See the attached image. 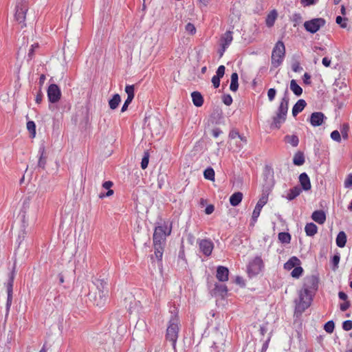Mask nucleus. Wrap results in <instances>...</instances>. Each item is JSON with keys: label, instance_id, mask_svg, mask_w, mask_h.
I'll return each mask as SVG.
<instances>
[{"label": "nucleus", "instance_id": "nucleus-1", "mask_svg": "<svg viewBox=\"0 0 352 352\" xmlns=\"http://www.w3.org/2000/svg\"><path fill=\"white\" fill-rule=\"evenodd\" d=\"M107 283L102 279L96 278L92 281L91 293L94 305L99 308L103 307L106 303L108 289Z\"/></svg>", "mask_w": 352, "mask_h": 352}, {"label": "nucleus", "instance_id": "nucleus-2", "mask_svg": "<svg viewBox=\"0 0 352 352\" xmlns=\"http://www.w3.org/2000/svg\"><path fill=\"white\" fill-rule=\"evenodd\" d=\"M289 101V98L288 95V90L287 88L277 109L276 116L273 117V122L271 126L272 128L279 129L281 126V124L285 121L288 111Z\"/></svg>", "mask_w": 352, "mask_h": 352}, {"label": "nucleus", "instance_id": "nucleus-3", "mask_svg": "<svg viewBox=\"0 0 352 352\" xmlns=\"http://www.w3.org/2000/svg\"><path fill=\"white\" fill-rule=\"evenodd\" d=\"M171 318L166 329V338L172 343L173 348H175L177 340L178 338L179 327L178 318L177 316L176 309L171 311Z\"/></svg>", "mask_w": 352, "mask_h": 352}, {"label": "nucleus", "instance_id": "nucleus-4", "mask_svg": "<svg viewBox=\"0 0 352 352\" xmlns=\"http://www.w3.org/2000/svg\"><path fill=\"white\" fill-rule=\"evenodd\" d=\"M313 296L311 294H305L302 290L298 292V298L294 300L295 302V313L301 314L305 311L311 304Z\"/></svg>", "mask_w": 352, "mask_h": 352}, {"label": "nucleus", "instance_id": "nucleus-5", "mask_svg": "<svg viewBox=\"0 0 352 352\" xmlns=\"http://www.w3.org/2000/svg\"><path fill=\"white\" fill-rule=\"evenodd\" d=\"M170 233L171 227L168 228L166 225L156 227L153 236V245H164L166 238Z\"/></svg>", "mask_w": 352, "mask_h": 352}, {"label": "nucleus", "instance_id": "nucleus-6", "mask_svg": "<svg viewBox=\"0 0 352 352\" xmlns=\"http://www.w3.org/2000/svg\"><path fill=\"white\" fill-rule=\"evenodd\" d=\"M285 54V47L283 42L278 41L272 53V64L274 67H278L282 63Z\"/></svg>", "mask_w": 352, "mask_h": 352}, {"label": "nucleus", "instance_id": "nucleus-7", "mask_svg": "<svg viewBox=\"0 0 352 352\" xmlns=\"http://www.w3.org/2000/svg\"><path fill=\"white\" fill-rule=\"evenodd\" d=\"M28 10V1H23L17 0L15 7L14 19L19 23V24H21V28L26 26L25 21Z\"/></svg>", "mask_w": 352, "mask_h": 352}, {"label": "nucleus", "instance_id": "nucleus-8", "mask_svg": "<svg viewBox=\"0 0 352 352\" xmlns=\"http://www.w3.org/2000/svg\"><path fill=\"white\" fill-rule=\"evenodd\" d=\"M318 278L316 276H307L305 279V283L301 290L304 291L305 294H309L314 296L316 292L318 290Z\"/></svg>", "mask_w": 352, "mask_h": 352}, {"label": "nucleus", "instance_id": "nucleus-9", "mask_svg": "<svg viewBox=\"0 0 352 352\" xmlns=\"http://www.w3.org/2000/svg\"><path fill=\"white\" fill-rule=\"evenodd\" d=\"M326 23L325 19L323 18H315L304 23L305 29L311 33L317 32L320 28L324 26Z\"/></svg>", "mask_w": 352, "mask_h": 352}, {"label": "nucleus", "instance_id": "nucleus-10", "mask_svg": "<svg viewBox=\"0 0 352 352\" xmlns=\"http://www.w3.org/2000/svg\"><path fill=\"white\" fill-rule=\"evenodd\" d=\"M263 267L264 264L261 256H256L250 262L248 267V273L250 276H256L260 273Z\"/></svg>", "mask_w": 352, "mask_h": 352}, {"label": "nucleus", "instance_id": "nucleus-11", "mask_svg": "<svg viewBox=\"0 0 352 352\" xmlns=\"http://www.w3.org/2000/svg\"><path fill=\"white\" fill-rule=\"evenodd\" d=\"M61 96L60 89L56 84H51L47 89L48 100L52 103L57 102Z\"/></svg>", "mask_w": 352, "mask_h": 352}, {"label": "nucleus", "instance_id": "nucleus-12", "mask_svg": "<svg viewBox=\"0 0 352 352\" xmlns=\"http://www.w3.org/2000/svg\"><path fill=\"white\" fill-rule=\"evenodd\" d=\"M148 333L146 322L143 319H139L135 326L133 335L137 337H145Z\"/></svg>", "mask_w": 352, "mask_h": 352}, {"label": "nucleus", "instance_id": "nucleus-13", "mask_svg": "<svg viewBox=\"0 0 352 352\" xmlns=\"http://www.w3.org/2000/svg\"><path fill=\"white\" fill-rule=\"evenodd\" d=\"M267 202V195H265V193H263L261 197L258 201V202L254 208V210L252 212V221H253V223L257 221L258 217L260 215L262 208L266 204Z\"/></svg>", "mask_w": 352, "mask_h": 352}, {"label": "nucleus", "instance_id": "nucleus-14", "mask_svg": "<svg viewBox=\"0 0 352 352\" xmlns=\"http://www.w3.org/2000/svg\"><path fill=\"white\" fill-rule=\"evenodd\" d=\"M201 252L206 256H210L212 252L214 244L209 239H202L199 243Z\"/></svg>", "mask_w": 352, "mask_h": 352}, {"label": "nucleus", "instance_id": "nucleus-15", "mask_svg": "<svg viewBox=\"0 0 352 352\" xmlns=\"http://www.w3.org/2000/svg\"><path fill=\"white\" fill-rule=\"evenodd\" d=\"M325 116L322 112H314L310 116V123L313 126H319L322 124Z\"/></svg>", "mask_w": 352, "mask_h": 352}, {"label": "nucleus", "instance_id": "nucleus-16", "mask_svg": "<svg viewBox=\"0 0 352 352\" xmlns=\"http://www.w3.org/2000/svg\"><path fill=\"white\" fill-rule=\"evenodd\" d=\"M229 270L224 266H219L217 269V278L221 282H225L228 280Z\"/></svg>", "mask_w": 352, "mask_h": 352}, {"label": "nucleus", "instance_id": "nucleus-17", "mask_svg": "<svg viewBox=\"0 0 352 352\" xmlns=\"http://www.w3.org/2000/svg\"><path fill=\"white\" fill-rule=\"evenodd\" d=\"M299 182L302 186V188L307 191L311 189V185L309 177L306 173H302L299 176Z\"/></svg>", "mask_w": 352, "mask_h": 352}, {"label": "nucleus", "instance_id": "nucleus-18", "mask_svg": "<svg viewBox=\"0 0 352 352\" xmlns=\"http://www.w3.org/2000/svg\"><path fill=\"white\" fill-rule=\"evenodd\" d=\"M154 246V255L151 256V260L153 261L154 256L158 261V263L161 265L162 264V256L164 253V245H153Z\"/></svg>", "mask_w": 352, "mask_h": 352}, {"label": "nucleus", "instance_id": "nucleus-19", "mask_svg": "<svg viewBox=\"0 0 352 352\" xmlns=\"http://www.w3.org/2000/svg\"><path fill=\"white\" fill-rule=\"evenodd\" d=\"M312 219L319 224H323L326 221V214L322 210H316L312 213Z\"/></svg>", "mask_w": 352, "mask_h": 352}, {"label": "nucleus", "instance_id": "nucleus-20", "mask_svg": "<svg viewBox=\"0 0 352 352\" xmlns=\"http://www.w3.org/2000/svg\"><path fill=\"white\" fill-rule=\"evenodd\" d=\"M306 105H307V103L305 100H303V99L298 100L292 108L293 116L296 117L300 112H301L304 109V108L306 107Z\"/></svg>", "mask_w": 352, "mask_h": 352}, {"label": "nucleus", "instance_id": "nucleus-21", "mask_svg": "<svg viewBox=\"0 0 352 352\" xmlns=\"http://www.w3.org/2000/svg\"><path fill=\"white\" fill-rule=\"evenodd\" d=\"M232 40V32L227 31L221 36L220 38L221 45L228 47Z\"/></svg>", "mask_w": 352, "mask_h": 352}, {"label": "nucleus", "instance_id": "nucleus-22", "mask_svg": "<svg viewBox=\"0 0 352 352\" xmlns=\"http://www.w3.org/2000/svg\"><path fill=\"white\" fill-rule=\"evenodd\" d=\"M300 261L296 256H292L284 264V268L287 270H291L300 265Z\"/></svg>", "mask_w": 352, "mask_h": 352}, {"label": "nucleus", "instance_id": "nucleus-23", "mask_svg": "<svg viewBox=\"0 0 352 352\" xmlns=\"http://www.w3.org/2000/svg\"><path fill=\"white\" fill-rule=\"evenodd\" d=\"M243 193L236 192L232 194L230 197V203L232 206H238L242 201Z\"/></svg>", "mask_w": 352, "mask_h": 352}, {"label": "nucleus", "instance_id": "nucleus-24", "mask_svg": "<svg viewBox=\"0 0 352 352\" xmlns=\"http://www.w3.org/2000/svg\"><path fill=\"white\" fill-rule=\"evenodd\" d=\"M191 96H192L193 104L196 107H199L202 106V104L204 103V98L199 92L193 91L191 94Z\"/></svg>", "mask_w": 352, "mask_h": 352}, {"label": "nucleus", "instance_id": "nucleus-25", "mask_svg": "<svg viewBox=\"0 0 352 352\" xmlns=\"http://www.w3.org/2000/svg\"><path fill=\"white\" fill-rule=\"evenodd\" d=\"M336 245L339 248H344L346 243V234L344 231H340L336 237Z\"/></svg>", "mask_w": 352, "mask_h": 352}, {"label": "nucleus", "instance_id": "nucleus-26", "mask_svg": "<svg viewBox=\"0 0 352 352\" xmlns=\"http://www.w3.org/2000/svg\"><path fill=\"white\" fill-rule=\"evenodd\" d=\"M305 231L307 236H313L317 233L318 228L314 223H309L305 226Z\"/></svg>", "mask_w": 352, "mask_h": 352}, {"label": "nucleus", "instance_id": "nucleus-27", "mask_svg": "<svg viewBox=\"0 0 352 352\" xmlns=\"http://www.w3.org/2000/svg\"><path fill=\"white\" fill-rule=\"evenodd\" d=\"M238 80H239L238 74L236 72L232 73L231 75V82H230V89L232 91L235 92L238 90V88H239Z\"/></svg>", "mask_w": 352, "mask_h": 352}, {"label": "nucleus", "instance_id": "nucleus-28", "mask_svg": "<svg viewBox=\"0 0 352 352\" xmlns=\"http://www.w3.org/2000/svg\"><path fill=\"white\" fill-rule=\"evenodd\" d=\"M302 192V190L298 186H295L292 188H291L287 195V199L289 201L294 199L296 197H298L300 192Z\"/></svg>", "mask_w": 352, "mask_h": 352}, {"label": "nucleus", "instance_id": "nucleus-29", "mask_svg": "<svg viewBox=\"0 0 352 352\" xmlns=\"http://www.w3.org/2000/svg\"><path fill=\"white\" fill-rule=\"evenodd\" d=\"M290 89L297 96H300L302 94V89L297 84L296 80H291Z\"/></svg>", "mask_w": 352, "mask_h": 352}, {"label": "nucleus", "instance_id": "nucleus-30", "mask_svg": "<svg viewBox=\"0 0 352 352\" xmlns=\"http://www.w3.org/2000/svg\"><path fill=\"white\" fill-rule=\"evenodd\" d=\"M121 98L120 95L118 94H114L113 98L109 101V107L111 109H116L118 107Z\"/></svg>", "mask_w": 352, "mask_h": 352}, {"label": "nucleus", "instance_id": "nucleus-31", "mask_svg": "<svg viewBox=\"0 0 352 352\" xmlns=\"http://www.w3.org/2000/svg\"><path fill=\"white\" fill-rule=\"evenodd\" d=\"M277 12L276 10H272L268 14L266 18V25L268 27H272L274 25L276 19L277 18Z\"/></svg>", "mask_w": 352, "mask_h": 352}, {"label": "nucleus", "instance_id": "nucleus-32", "mask_svg": "<svg viewBox=\"0 0 352 352\" xmlns=\"http://www.w3.org/2000/svg\"><path fill=\"white\" fill-rule=\"evenodd\" d=\"M294 164L296 166H301L305 163V157L302 153L297 152L293 159Z\"/></svg>", "mask_w": 352, "mask_h": 352}, {"label": "nucleus", "instance_id": "nucleus-33", "mask_svg": "<svg viewBox=\"0 0 352 352\" xmlns=\"http://www.w3.org/2000/svg\"><path fill=\"white\" fill-rule=\"evenodd\" d=\"M285 140L286 142L290 144L292 146L296 147L298 145L299 143V139L297 135H286L285 137Z\"/></svg>", "mask_w": 352, "mask_h": 352}, {"label": "nucleus", "instance_id": "nucleus-34", "mask_svg": "<svg viewBox=\"0 0 352 352\" xmlns=\"http://www.w3.org/2000/svg\"><path fill=\"white\" fill-rule=\"evenodd\" d=\"M214 290L222 297L225 296L228 292L227 286L225 285L216 284Z\"/></svg>", "mask_w": 352, "mask_h": 352}, {"label": "nucleus", "instance_id": "nucleus-35", "mask_svg": "<svg viewBox=\"0 0 352 352\" xmlns=\"http://www.w3.org/2000/svg\"><path fill=\"white\" fill-rule=\"evenodd\" d=\"M214 170L212 168L208 167L204 172L205 179L214 181Z\"/></svg>", "mask_w": 352, "mask_h": 352}, {"label": "nucleus", "instance_id": "nucleus-36", "mask_svg": "<svg viewBox=\"0 0 352 352\" xmlns=\"http://www.w3.org/2000/svg\"><path fill=\"white\" fill-rule=\"evenodd\" d=\"M278 240L283 243H289L291 241V235L288 232H280Z\"/></svg>", "mask_w": 352, "mask_h": 352}, {"label": "nucleus", "instance_id": "nucleus-37", "mask_svg": "<svg viewBox=\"0 0 352 352\" xmlns=\"http://www.w3.org/2000/svg\"><path fill=\"white\" fill-rule=\"evenodd\" d=\"M14 270L11 273L10 276V279L7 284V293L8 294L12 295V288H13V283H14Z\"/></svg>", "mask_w": 352, "mask_h": 352}, {"label": "nucleus", "instance_id": "nucleus-38", "mask_svg": "<svg viewBox=\"0 0 352 352\" xmlns=\"http://www.w3.org/2000/svg\"><path fill=\"white\" fill-rule=\"evenodd\" d=\"M302 272L303 269L300 266L298 265L292 271L291 276L293 278H298L302 274Z\"/></svg>", "mask_w": 352, "mask_h": 352}, {"label": "nucleus", "instance_id": "nucleus-39", "mask_svg": "<svg viewBox=\"0 0 352 352\" xmlns=\"http://www.w3.org/2000/svg\"><path fill=\"white\" fill-rule=\"evenodd\" d=\"M30 204V198L25 197L23 201L22 207L21 209V213H27Z\"/></svg>", "mask_w": 352, "mask_h": 352}, {"label": "nucleus", "instance_id": "nucleus-40", "mask_svg": "<svg viewBox=\"0 0 352 352\" xmlns=\"http://www.w3.org/2000/svg\"><path fill=\"white\" fill-rule=\"evenodd\" d=\"M44 148H41L39 149V154H40V157H39V160H38V166L42 168H44L45 167V163H46V160L43 157V154H44Z\"/></svg>", "mask_w": 352, "mask_h": 352}, {"label": "nucleus", "instance_id": "nucleus-41", "mask_svg": "<svg viewBox=\"0 0 352 352\" xmlns=\"http://www.w3.org/2000/svg\"><path fill=\"white\" fill-rule=\"evenodd\" d=\"M148 162H149V153L148 151H145L144 153V156L142 159L141 168L142 169H146L148 166Z\"/></svg>", "mask_w": 352, "mask_h": 352}, {"label": "nucleus", "instance_id": "nucleus-42", "mask_svg": "<svg viewBox=\"0 0 352 352\" xmlns=\"http://www.w3.org/2000/svg\"><path fill=\"white\" fill-rule=\"evenodd\" d=\"M27 129L31 133L32 137H34L36 134V124L33 121H28L27 122Z\"/></svg>", "mask_w": 352, "mask_h": 352}, {"label": "nucleus", "instance_id": "nucleus-43", "mask_svg": "<svg viewBox=\"0 0 352 352\" xmlns=\"http://www.w3.org/2000/svg\"><path fill=\"white\" fill-rule=\"evenodd\" d=\"M335 328V324L333 320H329L325 323L324 329L329 333H333Z\"/></svg>", "mask_w": 352, "mask_h": 352}, {"label": "nucleus", "instance_id": "nucleus-44", "mask_svg": "<svg viewBox=\"0 0 352 352\" xmlns=\"http://www.w3.org/2000/svg\"><path fill=\"white\" fill-rule=\"evenodd\" d=\"M125 92L127 94V98L133 100L134 98V85H126Z\"/></svg>", "mask_w": 352, "mask_h": 352}, {"label": "nucleus", "instance_id": "nucleus-45", "mask_svg": "<svg viewBox=\"0 0 352 352\" xmlns=\"http://www.w3.org/2000/svg\"><path fill=\"white\" fill-rule=\"evenodd\" d=\"M347 20V18H342L340 16H338L336 19V22L340 25L342 28H346L347 27V23H346Z\"/></svg>", "mask_w": 352, "mask_h": 352}, {"label": "nucleus", "instance_id": "nucleus-46", "mask_svg": "<svg viewBox=\"0 0 352 352\" xmlns=\"http://www.w3.org/2000/svg\"><path fill=\"white\" fill-rule=\"evenodd\" d=\"M349 129V126L348 124H343L340 129V133L344 139L346 140L348 138V131Z\"/></svg>", "mask_w": 352, "mask_h": 352}, {"label": "nucleus", "instance_id": "nucleus-47", "mask_svg": "<svg viewBox=\"0 0 352 352\" xmlns=\"http://www.w3.org/2000/svg\"><path fill=\"white\" fill-rule=\"evenodd\" d=\"M331 138L332 140H333L334 141H336L337 142H341L340 133L338 131H337V130H335V131L331 132Z\"/></svg>", "mask_w": 352, "mask_h": 352}, {"label": "nucleus", "instance_id": "nucleus-48", "mask_svg": "<svg viewBox=\"0 0 352 352\" xmlns=\"http://www.w3.org/2000/svg\"><path fill=\"white\" fill-rule=\"evenodd\" d=\"M26 234H27L26 229L21 228V230H20V232L19 233L18 239H17V241H19V245L24 240V239L26 236Z\"/></svg>", "mask_w": 352, "mask_h": 352}, {"label": "nucleus", "instance_id": "nucleus-49", "mask_svg": "<svg viewBox=\"0 0 352 352\" xmlns=\"http://www.w3.org/2000/svg\"><path fill=\"white\" fill-rule=\"evenodd\" d=\"M38 47V43H34L31 45L30 49L29 50L28 57L29 60H32L34 57V51Z\"/></svg>", "mask_w": 352, "mask_h": 352}, {"label": "nucleus", "instance_id": "nucleus-50", "mask_svg": "<svg viewBox=\"0 0 352 352\" xmlns=\"http://www.w3.org/2000/svg\"><path fill=\"white\" fill-rule=\"evenodd\" d=\"M185 30L186 32H189L192 35L196 33V28L195 25L191 23H188L186 24Z\"/></svg>", "mask_w": 352, "mask_h": 352}, {"label": "nucleus", "instance_id": "nucleus-51", "mask_svg": "<svg viewBox=\"0 0 352 352\" xmlns=\"http://www.w3.org/2000/svg\"><path fill=\"white\" fill-rule=\"evenodd\" d=\"M223 102L227 105L230 106L232 103V98L230 94L223 95L222 97Z\"/></svg>", "mask_w": 352, "mask_h": 352}, {"label": "nucleus", "instance_id": "nucleus-52", "mask_svg": "<svg viewBox=\"0 0 352 352\" xmlns=\"http://www.w3.org/2000/svg\"><path fill=\"white\" fill-rule=\"evenodd\" d=\"M226 68L223 65H220L216 72V76L221 78L225 74Z\"/></svg>", "mask_w": 352, "mask_h": 352}, {"label": "nucleus", "instance_id": "nucleus-53", "mask_svg": "<svg viewBox=\"0 0 352 352\" xmlns=\"http://www.w3.org/2000/svg\"><path fill=\"white\" fill-rule=\"evenodd\" d=\"M342 329L344 330V331H350L351 329H352V320H345L343 323H342Z\"/></svg>", "mask_w": 352, "mask_h": 352}, {"label": "nucleus", "instance_id": "nucleus-54", "mask_svg": "<svg viewBox=\"0 0 352 352\" xmlns=\"http://www.w3.org/2000/svg\"><path fill=\"white\" fill-rule=\"evenodd\" d=\"M20 214L21 215V222H22L21 228L26 229L28 226V219L26 217L27 213H21L20 212Z\"/></svg>", "mask_w": 352, "mask_h": 352}, {"label": "nucleus", "instance_id": "nucleus-55", "mask_svg": "<svg viewBox=\"0 0 352 352\" xmlns=\"http://www.w3.org/2000/svg\"><path fill=\"white\" fill-rule=\"evenodd\" d=\"M276 91L274 88H270L267 91V96L270 101L274 100L276 96Z\"/></svg>", "mask_w": 352, "mask_h": 352}, {"label": "nucleus", "instance_id": "nucleus-56", "mask_svg": "<svg viewBox=\"0 0 352 352\" xmlns=\"http://www.w3.org/2000/svg\"><path fill=\"white\" fill-rule=\"evenodd\" d=\"M292 70L294 72H300L302 70V67L300 65V63L297 61L294 63L292 65Z\"/></svg>", "mask_w": 352, "mask_h": 352}, {"label": "nucleus", "instance_id": "nucleus-57", "mask_svg": "<svg viewBox=\"0 0 352 352\" xmlns=\"http://www.w3.org/2000/svg\"><path fill=\"white\" fill-rule=\"evenodd\" d=\"M220 78L214 76L212 78V82L214 88H218L220 85Z\"/></svg>", "mask_w": 352, "mask_h": 352}, {"label": "nucleus", "instance_id": "nucleus-58", "mask_svg": "<svg viewBox=\"0 0 352 352\" xmlns=\"http://www.w3.org/2000/svg\"><path fill=\"white\" fill-rule=\"evenodd\" d=\"M318 1V0H301V3L304 6H309L316 4Z\"/></svg>", "mask_w": 352, "mask_h": 352}, {"label": "nucleus", "instance_id": "nucleus-59", "mask_svg": "<svg viewBox=\"0 0 352 352\" xmlns=\"http://www.w3.org/2000/svg\"><path fill=\"white\" fill-rule=\"evenodd\" d=\"M352 186V174L349 175L344 181V187L351 188Z\"/></svg>", "mask_w": 352, "mask_h": 352}, {"label": "nucleus", "instance_id": "nucleus-60", "mask_svg": "<svg viewBox=\"0 0 352 352\" xmlns=\"http://www.w3.org/2000/svg\"><path fill=\"white\" fill-rule=\"evenodd\" d=\"M350 305L351 304L349 301H345L344 302L340 304V309L342 311H345L349 308Z\"/></svg>", "mask_w": 352, "mask_h": 352}, {"label": "nucleus", "instance_id": "nucleus-61", "mask_svg": "<svg viewBox=\"0 0 352 352\" xmlns=\"http://www.w3.org/2000/svg\"><path fill=\"white\" fill-rule=\"evenodd\" d=\"M132 100H133L130 99V98L126 99L124 104L122 105V109H121L122 112H124L127 109L129 105L131 103Z\"/></svg>", "mask_w": 352, "mask_h": 352}, {"label": "nucleus", "instance_id": "nucleus-62", "mask_svg": "<svg viewBox=\"0 0 352 352\" xmlns=\"http://www.w3.org/2000/svg\"><path fill=\"white\" fill-rule=\"evenodd\" d=\"M302 79H303L304 83L306 85H310L311 82L310 80L311 76L307 72L305 73V74L303 75Z\"/></svg>", "mask_w": 352, "mask_h": 352}, {"label": "nucleus", "instance_id": "nucleus-63", "mask_svg": "<svg viewBox=\"0 0 352 352\" xmlns=\"http://www.w3.org/2000/svg\"><path fill=\"white\" fill-rule=\"evenodd\" d=\"M239 137V133L236 130H232L229 133V138L230 139H235L236 138Z\"/></svg>", "mask_w": 352, "mask_h": 352}, {"label": "nucleus", "instance_id": "nucleus-64", "mask_svg": "<svg viewBox=\"0 0 352 352\" xmlns=\"http://www.w3.org/2000/svg\"><path fill=\"white\" fill-rule=\"evenodd\" d=\"M214 206L212 204H210L206 206V208L205 209V212L206 214H210L214 212Z\"/></svg>", "mask_w": 352, "mask_h": 352}]
</instances>
